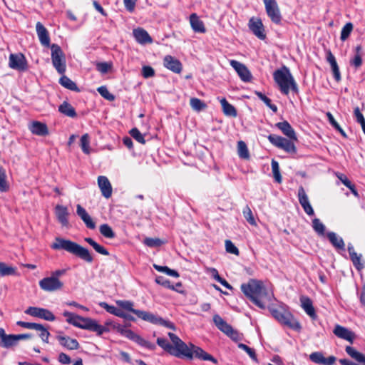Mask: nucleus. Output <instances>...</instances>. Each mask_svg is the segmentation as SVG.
Instances as JSON below:
<instances>
[{
	"instance_id": "obj_11",
	"label": "nucleus",
	"mask_w": 365,
	"mask_h": 365,
	"mask_svg": "<svg viewBox=\"0 0 365 365\" xmlns=\"http://www.w3.org/2000/svg\"><path fill=\"white\" fill-rule=\"evenodd\" d=\"M38 284L42 290L48 292L60 290L63 287V283L59 279L51 276L43 278L39 281Z\"/></svg>"
},
{
	"instance_id": "obj_25",
	"label": "nucleus",
	"mask_w": 365,
	"mask_h": 365,
	"mask_svg": "<svg viewBox=\"0 0 365 365\" xmlns=\"http://www.w3.org/2000/svg\"><path fill=\"white\" fill-rule=\"evenodd\" d=\"M133 34L135 41L140 44L144 45L153 42V39L149 34L142 28L133 29Z\"/></svg>"
},
{
	"instance_id": "obj_26",
	"label": "nucleus",
	"mask_w": 365,
	"mask_h": 365,
	"mask_svg": "<svg viewBox=\"0 0 365 365\" xmlns=\"http://www.w3.org/2000/svg\"><path fill=\"white\" fill-rule=\"evenodd\" d=\"M36 29L41 43L44 46L51 47L50 38L46 27L41 22H37Z\"/></svg>"
},
{
	"instance_id": "obj_63",
	"label": "nucleus",
	"mask_w": 365,
	"mask_h": 365,
	"mask_svg": "<svg viewBox=\"0 0 365 365\" xmlns=\"http://www.w3.org/2000/svg\"><path fill=\"white\" fill-rule=\"evenodd\" d=\"M350 64L355 67L359 68L362 65V58L360 53H356L354 57L351 60Z\"/></svg>"
},
{
	"instance_id": "obj_44",
	"label": "nucleus",
	"mask_w": 365,
	"mask_h": 365,
	"mask_svg": "<svg viewBox=\"0 0 365 365\" xmlns=\"http://www.w3.org/2000/svg\"><path fill=\"white\" fill-rule=\"evenodd\" d=\"M100 306L106 310L110 314H112L116 317H120L123 310L120 309H118L113 305H109L106 302H101L100 303Z\"/></svg>"
},
{
	"instance_id": "obj_18",
	"label": "nucleus",
	"mask_w": 365,
	"mask_h": 365,
	"mask_svg": "<svg viewBox=\"0 0 365 365\" xmlns=\"http://www.w3.org/2000/svg\"><path fill=\"white\" fill-rule=\"evenodd\" d=\"M164 66L175 73H180L182 69L181 62L170 55H167L163 59Z\"/></svg>"
},
{
	"instance_id": "obj_1",
	"label": "nucleus",
	"mask_w": 365,
	"mask_h": 365,
	"mask_svg": "<svg viewBox=\"0 0 365 365\" xmlns=\"http://www.w3.org/2000/svg\"><path fill=\"white\" fill-rule=\"evenodd\" d=\"M240 288L244 294L260 309H264L274 299L273 292L269 291L260 280L251 279Z\"/></svg>"
},
{
	"instance_id": "obj_62",
	"label": "nucleus",
	"mask_w": 365,
	"mask_h": 365,
	"mask_svg": "<svg viewBox=\"0 0 365 365\" xmlns=\"http://www.w3.org/2000/svg\"><path fill=\"white\" fill-rule=\"evenodd\" d=\"M124 336L136 342L137 344L140 338V336L136 334L130 329H128L126 331H124Z\"/></svg>"
},
{
	"instance_id": "obj_53",
	"label": "nucleus",
	"mask_w": 365,
	"mask_h": 365,
	"mask_svg": "<svg viewBox=\"0 0 365 365\" xmlns=\"http://www.w3.org/2000/svg\"><path fill=\"white\" fill-rule=\"evenodd\" d=\"M143 243L149 247H160L164 242L159 238L146 237Z\"/></svg>"
},
{
	"instance_id": "obj_64",
	"label": "nucleus",
	"mask_w": 365,
	"mask_h": 365,
	"mask_svg": "<svg viewBox=\"0 0 365 365\" xmlns=\"http://www.w3.org/2000/svg\"><path fill=\"white\" fill-rule=\"evenodd\" d=\"M96 68L99 72L106 73L110 68V65L106 62H101L97 63Z\"/></svg>"
},
{
	"instance_id": "obj_50",
	"label": "nucleus",
	"mask_w": 365,
	"mask_h": 365,
	"mask_svg": "<svg viewBox=\"0 0 365 365\" xmlns=\"http://www.w3.org/2000/svg\"><path fill=\"white\" fill-rule=\"evenodd\" d=\"M81 147L84 153H90V137L88 133H86L81 136Z\"/></svg>"
},
{
	"instance_id": "obj_38",
	"label": "nucleus",
	"mask_w": 365,
	"mask_h": 365,
	"mask_svg": "<svg viewBox=\"0 0 365 365\" xmlns=\"http://www.w3.org/2000/svg\"><path fill=\"white\" fill-rule=\"evenodd\" d=\"M17 275L16 268L9 266L4 262H0V276H13Z\"/></svg>"
},
{
	"instance_id": "obj_39",
	"label": "nucleus",
	"mask_w": 365,
	"mask_h": 365,
	"mask_svg": "<svg viewBox=\"0 0 365 365\" xmlns=\"http://www.w3.org/2000/svg\"><path fill=\"white\" fill-rule=\"evenodd\" d=\"M85 241L88 243L99 254L103 255L108 256L109 255V252L103 246L97 243L91 237L85 238Z\"/></svg>"
},
{
	"instance_id": "obj_21",
	"label": "nucleus",
	"mask_w": 365,
	"mask_h": 365,
	"mask_svg": "<svg viewBox=\"0 0 365 365\" xmlns=\"http://www.w3.org/2000/svg\"><path fill=\"white\" fill-rule=\"evenodd\" d=\"M348 252L349 254L350 259L351 260L354 266L358 271H361L364 268V262L362 261V255L357 254L351 244L348 245Z\"/></svg>"
},
{
	"instance_id": "obj_2",
	"label": "nucleus",
	"mask_w": 365,
	"mask_h": 365,
	"mask_svg": "<svg viewBox=\"0 0 365 365\" xmlns=\"http://www.w3.org/2000/svg\"><path fill=\"white\" fill-rule=\"evenodd\" d=\"M116 304L120 308H121L120 309L133 312L138 318L144 321L148 322L153 324H159L172 330H175V324L170 321L165 320L163 318L149 312L133 309V302L131 301L118 300L116 301Z\"/></svg>"
},
{
	"instance_id": "obj_4",
	"label": "nucleus",
	"mask_w": 365,
	"mask_h": 365,
	"mask_svg": "<svg viewBox=\"0 0 365 365\" xmlns=\"http://www.w3.org/2000/svg\"><path fill=\"white\" fill-rule=\"evenodd\" d=\"M51 247L55 250H65L88 263H91L93 261V258L88 249L70 240L56 237Z\"/></svg>"
},
{
	"instance_id": "obj_42",
	"label": "nucleus",
	"mask_w": 365,
	"mask_h": 365,
	"mask_svg": "<svg viewBox=\"0 0 365 365\" xmlns=\"http://www.w3.org/2000/svg\"><path fill=\"white\" fill-rule=\"evenodd\" d=\"M16 344V334H8L4 340H1L0 346L8 349Z\"/></svg>"
},
{
	"instance_id": "obj_27",
	"label": "nucleus",
	"mask_w": 365,
	"mask_h": 365,
	"mask_svg": "<svg viewBox=\"0 0 365 365\" xmlns=\"http://www.w3.org/2000/svg\"><path fill=\"white\" fill-rule=\"evenodd\" d=\"M55 212L58 222L63 227L68 226V216L69 212L66 207L57 205L55 207Z\"/></svg>"
},
{
	"instance_id": "obj_41",
	"label": "nucleus",
	"mask_w": 365,
	"mask_h": 365,
	"mask_svg": "<svg viewBox=\"0 0 365 365\" xmlns=\"http://www.w3.org/2000/svg\"><path fill=\"white\" fill-rule=\"evenodd\" d=\"M101 234L108 239H113L115 237V234L108 224H103L99 227Z\"/></svg>"
},
{
	"instance_id": "obj_12",
	"label": "nucleus",
	"mask_w": 365,
	"mask_h": 365,
	"mask_svg": "<svg viewBox=\"0 0 365 365\" xmlns=\"http://www.w3.org/2000/svg\"><path fill=\"white\" fill-rule=\"evenodd\" d=\"M24 312L30 316L43 319L49 322H53L56 319L54 314L50 310L44 308L29 307Z\"/></svg>"
},
{
	"instance_id": "obj_14",
	"label": "nucleus",
	"mask_w": 365,
	"mask_h": 365,
	"mask_svg": "<svg viewBox=\"0 0 365 365\" xmlns=\"http://www.w3.org/2000/svg\"><path fill=\"white\" fill-rule=\"evenodd\" d=\"M230 64L236 71L242 81L250 82L252 80V74L245 64L236 60H230Z\"/></svg>"
},
{
	"instance_id": "obj_52",
	"label": "nucleus",
	"mask_w": 365,
	"mask_h": 365,
	"mask_svg": "<svg viewBox=\"0 0 365 365\" xmlns=\"http://www.w3.org/2000/svg\"><path fill=\"white\" fill-rule=\"evenodd\" d=\"M327 116L329 123L337 130L339 131L342 136L346 137V135L344 130L341 128L339 123L334 119L333 115L330 112L327 113Z\"/></svg>"
},
{
	"instance_id": "obj_5",
	"label": "nucleus",
	"mask_w": 365,
	"mask_h": 365,
	"mask_svg": "<svg viewBox=\"0 0 365 365\" xmlns=\"http://www.w3.org/2000/svg\"><path fill=\"white\" fill-rule=\"evenodd\" d=\"M273 78L282 93L288 95L290 90L296 93H298L297 84L287 66H283L281 68L276 70L273 73Z\"/></svg>"
},
{
	"instance_id": "obj_7",
	"label": "nucleus",
	"mask_w": 365,
	"mask_h": 365,
	"mask_svg": "<svg viewBox=\"0 0 365 365\" xmlns=\"http://www.w3.org/2000/svg\"><path fill=\"white\" fill-rule=\"evenodd\" d=\"M272 316L282 324L296 331L301 329L300 324L294 319V316L288 311L277 309H271Z\"/></svg>"
},
{
	"instance_id": "obj_10",
	"label": "nucleus",
	"mask_w": 365,
	"mask_h": 365,
	"mask_svg": "<svg viewBox=\"0 0 365 365\" xmlns=\"http://www.w3.org/2000/svg\"><path fill=\"white\" fill-rule=\"evenodd\" d=\"M265 11L272 23L280 24L282 16L276 0H263Z\"/></svg>"
},
{
	"instance_id": "obj_33",
	"label": "nucleus",
	"mask_w": 365,
	"mask_h": 365,
	"mask_svg": "<svg viewBox=\"0 0 365 365\" xmlns=\"http://www.w3.org/2000/svg\"><path fill=\"white\" fill-rule=\"evenodd\" d=\"M213 322L215 326L224 334H227L231 331L232 327L227 324L220 315L215 314Z\"/></svg>"
},
{
	"instance_id": "obj_32",
	"label": "nucleus",
	"mask_w": 365,
	"mask_h": 365,
	"mask_svg": "<svg viewBox=\"0 0 365 365\" xmlns=\"http://www.w3.org/2000/svg\"><path fill=\"white\" fill-rule=\"evenodd\" d=\"M190 22L194 31L198 33H205L206 29L203 22L199 19L196 14H192L190 16Z\"/></svg>"
},
{
	"instance_id": "obj_49",
	"label": "nucleus",
	"mask_w": 365,
	"mask_h": 365,
	"mask_svg": "<svg viewBox=\"0 0 365 365\" xmlns=\"http://www.w3.org/2000/svg\"><path fill=\"white\" fill-rule=\"evenodd\" d=\"M9 185L6 181V175L4 168L0 167V192H6Z\"/></svg>"
},
{
	"instance_id": "obj_58",
	"label": "nucleus",
	"mask_w": 365,
	"mask_h": 365,
	"mask_svg": "<svg viewBox=\"0 0 365 365\" xmlns=\"http://www.w3.org/2000/svg\"><path fill=\"white\" fill-rule=\"evenodd\" d=\"M157 344L158 346H160L161 348H163L165 351H166L169 354H170V351H172L173 345H171L166 339L161 338V337L158 338Z\"/></svg>"
},
{
	"instance_id": "obj_54",
	"label": "nucleus",
	"mask_w": 365,
	"mask_h": 365,
	"mask_svg": "<svg viewBox=\"0 0 365 365\" xmlns=\"http://www.w3.org/2000/svg\"><path fill=\"white\" fill-rule=\"evenodd\" d=\"M353 30V24L351 22L346 23L341 29L340 38L345 41L351 34Z\"/></svg>"
},
{
	"instance_id": "obj_9",
	"label": "nucleus",
	"mask_w": 365,
	"mask_h": 365,
	"mask_svg": "<svg viewBox=\"0 0 365 365\" xmlns=\"http://www.w3.org/2000/svg\"><path fill=\"white\" fill-rule=\"evenodd\" d=\"M269 141L275 147L280 148L288 153H296L297 148L294 140L287 139L279 135L270 134L267 136Z\"/></svg>"
},
{
	"instance_id": "obj_24",
	"label": "nucleus",
	"mask_w": 365,
	"mask_h": 365,
	"mask_svg": "<svg viewBox=\"0 0 365 365\" xmlns=\"http://www.w3.org/2000/svg\"><path fill=\"white\" fill-rule=\"evenodd\" d=\"M190 346H191L192 356L195 355L196 358L201 360L210 361L214 364L217 363V360L215 357L205 351L202 348L197 346L192 343L190 344Z\"/></svg>"
},
{
	"instance_id": "obj_56",
	"label": "nucleus",
	"mask_w": 365,
	"mask_h": 365,
	"mask_svg": "<svg viewBox=\"0 0 365 365\" xmlns=\"http://www.w3.org/2000/svg\"><path fill=\"white\" fill-rule=\"evenodd\" d=\"M98 92L100 95L103 97L105 99L113 101L115 100V96L112 93H110L108 88L106 86H101L97 88Z\"/></svg>"
},
{
	"instance_id": "obj_23",
	"label": "nucleus",
	"mask_w": 365,
	"mask_h": 365,
	"mask_svg": "<svg viewBox=\"0 0 365 365\" xmlns=\"http://www.w3.org/2000/svg\"><path fill=\"white\" fill-rule=\"evenodd\" d=\"M275 126L288 138L297 141L296 133L288 121L284 120L282 122H279L276 123Z\"/></svg>"
},
{
	"instance_id": "obj_47",
	"label": "nucleus",
	"mask_w": 365,
	"mask_h": 365,
	"mask_svg": "<svg viewBox=\"0 0 365 365\" xmlns=\"http://www.w3.org/2000/svg\"><path fill=\"white\" fill-rule=\"evenodd\" d=\"M312 228L319 235H324L325 232V226L318 218L312 220Z\"/></svg>"
},
{
	"instance_id": "obj_16",
	"label": "nucleus",
	"mask_w": 365,
	"mask_h": 365,
	"mask_svg": "<svg viewBox=\"0 0 365 365\" xmlns=\"http://www.w3.org/2000/svg\"><path fill=\"white\" fill-rule=\"evenodd\" d=\"M298 199L300 205H302L304 211L309 216L314 215V211L309 201V198L306 192L302 186H300L298 190Z\"/></svg>"
},
{
	"instance_id": "obj_55",
	"label": "nucleus",
	"mask_w": 365,
	"mask_h": 365,
	"mask_svg": "<svg viewBox=\"0 0 365 365\" xmlns=\"http://www.w3.org/2000/svg\"><path fill=\"white\" fill-rule=\"evenodd\" d=\"M237 346L240 349L244 350L252 360H254L255 361H257V354L253 349L249 347L248 346L242 343H239L237 344Z\"/></svg>"
},
{
	"instance_id": "obj_13",
	"label": "nucleus",
	"mask_w": 365,
	"mask_h": 365,
	"mask_svg": "<svg viewBox=\"0 0 365 365\" xmlns=\"http://www.w3.org/2000/svg\"><path fill=\"white\" fill-rule=\"evenodd\" d=\"M248 28L252 33L260 40L266 38V34L263 23L259 18L252 17L248 22Z\"/></svg>"
},
{
	"instance_id": "obj_8",
	"label": "nucleus",
	"mask_w": 365,
	"mask_h": 365,
	"mask_svg": "<svg viewBox=\"0 0 365 365\" xmlns=\"http://www.w3.org/2000/svg\"><path fill=\"white\" fill-rule=\"evenodd\" d=\"M51 61L53 67L60 74H63L66 70V57L61 48L56 43L51 45Z\"/></svg>"
},
{
	"instance_id": "obj_28",
	"label": "nucleus",
	"mask_w": 365,
	"mask_h": 365,
	"mask_svg": "<svg viewBox=\"0 0 365 365\" xmlns=\"http://www.w3.org/2000/svg\"><path fill=\"white\" fill-rule=\"evenodd\" d=\"M76 213L83 221L88 228L93 230L96 227L95 222L92 220L86 210L79 204L76 205Z\"/></svg>"
},
{
	"instance_id": "obj_48",
	"label": "nucleus",
	"mask_w": 365,
	"mask_h": 365,
	"mask_svg": "<svg viewBox=\"0 0 365 365\" xmlns=\"http://www.w3.org/2000/svg\"><path fill=\"white\" fill-rule=\"evenodd\" d=\"M153 267L157 271L165 273L166 274H168L169 276H172L174 277H179V274L176 270L171 269L167 266H160V265L154 264Z\"/></svg>"
},
{
	"instance_id": "obj_30",
	"label": "nucleus",
	"mask_w": 365,
	"mask_h": 365,
	"mask_svg": "<svg viewBox=\"0 0 365 365\" xmlns=\"http://www.w3.org/2000/svg\"><path fill=\"white\" fill-rule=\"evenodd\" d=\"M302 307L305 312L313 319L317 318V314L312 304V300L307 297H302L300 299Z\"/></svg>"
},
{
	"instance_id": "obj_45",
	"label": "nucleus",
	"mask_w": 365,
	"mask_h": 365,
	"mask_svg": "<svg viewBox=\"0 0 365 365\" xmlns=\"http://www.w3.org/2000/svg\"><path fill=\"white\" fill-rule=\"evenodd\" d=\"M190 104L193 110L198 112L205 109L207 107V105L202 101L197 98H192L190 101Z\"/></svg>"
},
{
	"instance_id": "obj_61",
	"label": "nucleus",
	"mask_w": 365,
	"mask_h": 365,
	"mask_svg": "<svg viewBox=\"0 0 365 365\" xmlns=\"http://www.w3.org/2000/svg\"><path fill=\"white\" fill-rule=\"evenodd\" d=\"M142 75L145 78H148L155 76V71L151 66H145L142 68Z\"/></svg>"
},
{
	"instance_id": "obj_37",
	"label": "nucleus",
	"mask_w": 365,
	"mask_h": 365,
	"mask_svg": "<svg viewBox=\"0 0 365 365\" xmlns=\"http://www.w3.org/2000/svg\"><path fill=\"white\" fill-rule=\"evenodd\" d=\"M59 83L63 86L64 88L69 89L73 91L79 92L80 89L78 88L76 83L71 80L68 77L66 76H63L61 77L59 80Z\"/></svg>"
},
{
	"instance_id": "obj_29",
	"label": "nucleus",
	"mask_w": 365,
	"mask_h": 365,
	"mask_svg": "<svg viewBox=\"0 0 365 365\" xmlns=\"http://www.w3.org/2000/svg\"><path fill=\"white\" fill-rule=\"evenodd\" d=\"M30 131L36 135L45 136L48 134V130L47 125L39 121H34L29 125Z\"/></svg>"
},
{
	"instance_id": "obj_20",
	"label": "nucleus",
	"mask_w": 365,
	"mask_h": 365,
	"mask_svg": "<svg viewBox=\"0 0 365 365\" xmlns=\"http://www.w3.org/2000/svg\"><path fill=\"white\" fill-rule=\"evenodd\" d=\"M98 185L101 191L102 195L108 199L112 195V186L107 177L101 175L98 178Z\"/></svg>"
},
{
	"instance_id": "obj_31",
	"label": "nucleus",
	"mask_w": 365,
	"mask_h": 365,
	"mask_svg": "<svg viewBox=\"0 0 365 365\" xmlns=\"http://www.w3.org/2000/svg\"><path fill=\"white\" fill-rule=\"evenodd\" d=\"M327 237L331 244L337 250H345V244L343 239L334 232H329Z\"/></svg>"
},
{
	"instance_id": "obj_6",
	"label": "nucleus",
	"mask_w": 365,
	"mask_h": 365,
	"mask_svg": "<svg viewBox=\"0 0 365 365\" xmlns=\"http://www.w3.org/2000/svg\"><path fill=\"white\" fill-rule=\"evenodd\" d=\"M168 336L173 344L170 354L176 357H186L187 359H192V351L191 346L186 344L182 341L177 335L173 333L169 332Z\"/></svg>"
},
{
	"instance_id": "obj_15",
	"label": "nucleus",
	"mask_w": 365,
	"mask_h": 365,
	"mask_svg": "<svg viewBox=\"0 0 365 365\" xmlns=\"http://www.w3.org/2000/svg\"><path fill=\"white\" fill-rule=\"evenodd\" d=\"M9 66L19 71H24L27 69V62L22 53L11 54L9 56Z\"/></svg>"
},
{
	"instance_id": "obj_43",
	"label": "nucleus",
	"mask_w": 365,
	"mask_h": 365,
	"mask_svg": "<svg viewBox=\"0 0 365 365\" xmlns=\"http://www.w3.org/2000/svg\"><path fill=\"white\" fill-rule=\"evenodd\" d=\"M237 151L240 158L243 159H248L250 158L249 151L246 143L242 141H238L237 143Z\"/></svg>"
},
{
	"instance_id": "obj_34",
	"label": "nucleus",
	"mask_w": 365,
	"mask_h": 365,
	"mask_svg": "<svg viewBox=\"0 0 365 365\" xmlns=\"http://www.w3.org/2000/svg\"><path fill=\"white\" fill-rule=\"evenodd\" d=\"M58 111L71 118H76L77 116L74 108L67 101H63V103L59 106Z\"/></svg>"
},
{
	"instance_id": "obj_35",
	"label": "nucleus",
	"mask_w": 365,
	"mask_h": 365,
	"mask_svg": "<svg viewBox=\"0 0 365 365\" xmlns=\"http://www.w3.org/2000/svg\"><path fill=\"white\" fill-rule=\"evenodd\" d=\"M220 102L221 103V106L222 107V110L225 115L227 116L231 117H236L237 115V110L235 108L228 103V101L225 98H222L220 100Z\"/></svg>"
},
{
	"instance_id": "obj_57",
	"label": "nucleus",
	"mask_w": 365,
	"mask_h": 365,
	"mask_svg": "<svg viewBox=\"0 0 365 365\" xmlns=\"http://www.w3.org/2000/svg\"><path fill=\"white\" fill-rule=\"evenodd\" d=\"M130 135L136 140L138 143L141 144L145 143V140L144 138L143 135L139 131V130L136 128H132L130 130Z\"/></svg>"
},
{
	"instance_id": "obj_46",
	"label": "nucleus",
	"mask_w": 365,
	"mask_h": 365,
	"mask_svg": "<svg viewBox=\"0 0 365 365\" xmlns=\"http://www.w3.org/2000/svg\"><path fill=\"white\" fill-rule=\"evenodd\" d=\"M271 166H272L273 177H274L275 181L278 183H281L282 181V178L280 174L279 166L278 162L276 161L275 160H272V163H271Z\"/></svg>"
},
{
	"instance_id": "obj_60",
	"label": "nucleus",
	"mask_w": 365,
	"mask_h": 365,
	"mask_svg": "<svg viewBox=\"0 0 365 365\" xmlns=\"http://www.w3.org/2000/svg\"><path fill=\"white\" fill-rule=\"evenodd\" d=\"M225 249L227 252L239 255L238 248L229 240H225Z\"/></svg>"
},
{
	"instance_id": "obj_3",
	"label": "nucleus",
	"mask_w": 365,
	"mask_h": 365,
	"mask_svg": "<svg viewBox=\"0 0 365 365\" xmlns=\"http://www.w3.org/2000/svg\"><path fill=\"white\" fill-rule=\"evenodd\" d=\"M63 315L66 317V322L68 324L82 329L96 332L98 336H101L105 332H109L108 329L99 324L93 319L83 317L68 311H64Z\"/></svg>"
},
{
	"instance_id": "obj_40",
	"label": "nucleus",
	"mask_w": 365,
	"mask_h": 365,
	"mask_svg": "<svg viewBox=\"0 0 365 365\" xmlns=\"http://www.w3.org/2000/svg\"><path fill=\"white\" fill-rule=\"evenodd\" d=\"M255 95L264 103V104L269 107L273 112L276 113L277 111V107L276 105L272 103V101L270 98L267 97L264 94L259 91H255Z\"/></svg>"
},
{
	"instance_id": "obj_59",
	"label": "nucleus",
	"mask_w": 365,
	"mask_h": 365,
	"mask_svg": "<svg viewBox=\"0 0 365 365\" xmlns=\"http://www.w3.org/2000/svg\"><path fill=\"white\" fill-rule=\"evenodd\" d=\"M155 282L160 285H162L164 287L168 288L172 290H175V287L173 285L170 284V280L165 278L163 276H158L155 278Z\"/></svg>"
},
{
	"instance_id": "obj_22",
	"label": "nucleus",
	"mask_w": 365,
	"mask_h": 365,
	"mask_svg": "<svg viewBox=\"0 0 365 365\" xmlns=\"http://www.w3.org/2000/svg\"><path fill=\"white\" fill-rule=\"evenodd\" d=\"M59 344L68 350H77L79 348L78 341L67 336L58 334L56 336Z\"/></svg>"
},
{
	"instance_id": "obj_36",
	"label": "nucleus",
	"mask_w": 365,
	"mask_h": 365,
	"mask_svg": "<svg viewBox=\"0 0 365 365\" xmlns=\"http://www.w3.org/2000/svg\"><path fill=\"white\" fill-rule=\"evenodd\" d=\"M346 354L356 361L365 365V355L357 351L354 348L347 346L345 349Z\"/></svg>"
},
{
	"instance_id": "obj_51",
	"label": "nucleus",
	"mask_w": 365,
	"mask_h": 365,
	"mask_svg": "<svg viewBox=\"0 0 365 365\" xmlns=\"http://www.w3.org/2000/svg\"><path fill=\"white\" fill-rule=\"evenodd\" d=\"M243 216L251 225H257L252 212L248 205H246L242 211Z\"/></svg>"
},
{
	"instance_id": "obj_17",
	"label": "nucleus",
	"mask_w": 365,
	"mask_h": 365,
	"mask_svg": "<svg viewBox=\"0 0 365 365\" xmlns=\"http://www.w3.org/2000/svg\"><path fill=\"white\" fill-rule=\"evenodd\" d=\"M333 333L339 338L346 340L347 341L353 344L354 340L355 339V334L349 330V329L342 327L341 325L336 324L334 327L333 330Z\"/></svg>"
},
{
	"instance_id": "obj_19",
	"label": "nucleus",
	"mask_w": 365,
	"mask_h": 365,
	"mask_svg": "<svg viewBox=\"0 0 365 365\" xmlns=\"http://www.w3.org/2000/svg\"><path fill=\"white\" fill-rule=\"evenodd\" d=\"M310 360L317 364L322 365H333L336 358L334 356H330L328 358H325L322 352L316 351L313 352L309 355Z\"/></svg>"
}]
</instances>
